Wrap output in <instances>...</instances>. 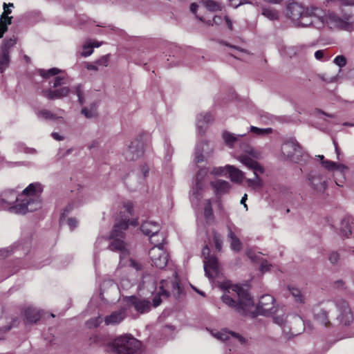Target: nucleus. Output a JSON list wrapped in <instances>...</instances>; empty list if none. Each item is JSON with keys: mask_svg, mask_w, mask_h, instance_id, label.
<instances>
[{"mask_svg": "<svg viewBox=\"0 0 354 354\" xmlns=\"http://www.w3.org/2000/svg\"><path fill=\"white\" fill-rule=\"evenodd\" d=\"M335 306L339 313L337 319L340 324L349 325L353 319V315L347 301L343 299H338L335 302L330 300L322 301L315 304L312 308L315 320L325 327L330 326L328 314Z\"/></svg>", "mask_w": 354, "mask_h": 354, "instance_id": "nucleus-1", "label": "nucleus"}, {"mask_svg": "<svg viewBox=\"0 0 354 354\" xmlns=\"http://www.w3.org/2000/svg\"><path fill=\"white\" fill-rule=\"evenodd\" d=\"M286 17L297 27L306 28L313 26L319 28L324 25L323 11L317 7H304L292 2L286 7Z\"/></svg>", "mask_w": 354, "mask_h": 354, "instance_id": "nucleus-2", "label": "nucleus"}, {"mask_svg": "<svg viewBox=\"0 0 354 354\" xmlns=\"http://www.w3.org/2000/svg\"><path fill=\"white\" fill-rule=\"evenodd\" d=\"M129 226L128 220L124 219L116 222L111 234V237L113 239L110 243L109 248L112 251H118L120 254V264L122 266H130L136 270L142 269L140 263L132 259H127L129 256V251L126 248L125 243L120 239L124 236V231Z\"/></svg>", "mask_w": 354, "mask_h": 354, "instance_id": "nucleus-3", "label": "nucleus"}, {"mask_svg": "<svg viewBox=\"0 0 354 354\" xmlns=\"http://www.w3.org/2000/svg\"><path fill=\"white\" fill-rule=\"evenodd\" d=\"M222 301L241 315H247L254 303L248 292L238 285H232L222 296Z\"/></svg>", "mask_w": 354, "mask_h": 354, "instance_id": "nucleus-4", "label": "nucleus"}, {"mask_svg": "<svg viewBox=\"0 0 354 354\" xmlns=\"http://www.w3.org/2000/svg\"><path fill=\"white\" fill-rule=\"evenodd\" d=\"M140 347V342L128 335H121L109 344L110 351L117 354H139Z\"/></svg>", "mask_w": 354, "mask_h": 354, "instance_id": "nucleus-5", "label": "nucleus"}, {"mask_svg": "<svg viewBox=\"0 0 354 354\" xmlns=\"http://www.w3.org/2000/svg\"><path fill=\"white\" fill-rule=\"evenodd\" d=\"M346 6L342 10V17L331 14L329 19L339 28L351 31L354 25V0H339Z\"/></svg>", "mask_w": 354, "mask_h": 354, "instance_id": "nucleus-6", "label": "nucleus"}, {"mask_svg": "<svg viewBox=\"0 0 354 354\" xmlns=\"http://www.w3.org/2000/svg\"><path fill=\"white\" fill-rule=\"evenodd\" d=\"M237 159L254 173V178H247L245 180L247 185L252 189L261 188L263 187V180L259 176V174H263L264 168L247 154L240 155Z\"/></svg>", "mask_w": 354, "mask_h": 354, "instance_id": "nucleus-7", "label": "nucleus"}, {"mask_svg": "<svg viewBox=\"0 0 354 354\" xmlns=\"http://www.w3.org/2000/svg\"><path fill=\"white\" fill-rule=\"evenodd\" d=\"M15 199L13 207H10V213L25 214L28 212H33L40 208V199L22 197V194L17 196L15 192H10Z\"/></svg>", "mask_w": 354, "mask_h": 354, "instance_id": "nucleus-8", "label": "nucleus"}, {"mask_svg": "<svg viewBox=\"0 0 354 354\" xmlns=\"http://www.w3.org/2000/svg\"><path fill=\"white\" fill-rule=\"evenodd\" d=\"M160 291L158 295H156L153 299V304L154 307L158 306L161 303L160 297L167 298L169 295L170 291L175 297H178L182 292L180 286L179 280L177 277L176 272H174V279L170 281L162 280L160 281Z\"/></svg>", "mask_w": 354, "mask_h": 354, "instance_id": "nucleus-9", "label": "nucleus"}, {"mask_svg": "<svg viewBox=\"0 0 354 354\" xmlns=\"http://www.w3.org/2000/svg\"><path fill=\"white\" fill-rule=\"evenodd\" d=\"M18 38L15 35L6 37L0 46V73H3L9 66L10 62V54L12 48L17 44Z\"/></svg>", "mask_w": 354, "mask_h": 354, "instance_id": "nucleus-10", "label": "nucleus"}, {"mask_svg": "<svg viewBox=\"0 0 354 354\" xmlns=\"http://www.w3.org/2000/svg\"><path fill=\"white\" fill-rule=\"evenodd\" d=\"M209 250L207 245H205L202 250V255L204 257V270L205 275L209 279H214L218 277L220 268L218 259L214 256H210Z\"/></svg>", "mask_w": 354, "mask_h": 354, "instance_id": "nucleus-11", "label": "nucleus"}, {"mask_svg": "<svg viewBox=\"0 0 354 354\" xmlns=\"http://www.w3.org/2000/svg\"><path fill=\"white\" fill-rule=\"evenodd\" d=\"M283 154L290 160L297 162L302 156V148L295 138L286 141L281 147Z\"/></svg>", "mask_w": 354, "mask_h": 354, "instance_id": "nucleus-12", "label": "nucleus"}, {"mask_svg": "<svg viewBox=\"0 0 354 354\" xmlns=\"http://www.w3.org/2000/svg\"><path fill=\"white\" fill-rule=\"evenodd\" d=\"M144 153V142L142 136L132 140L124 151V156L128 161H133Z\"/></svg>", "mask_w": 354, "mask_h": 354, "instance_id": "nucleus-13", "label": "nucleus"}, {"mask_svg": "<svg viewBox=\"0 0 354 354\" xmlns=\"http://www.w3.org/2000/svg\"><path fill=\"white\" fill-rule=\"evenodd\" d=\"M307 178L312 188L317 192L322 193L327 187V176L324 171H312L307 175Z\"/></svg>", "mask_w": 354, "mask_h": 354, "instance_id": "nucleus-14", "label": "nucleus"}, {"mask_svg": "<svg viewBox=\"0 0 354 354\" xmlns=\"http://www.w3.org/2000/svg\"><path fill=\"white\" fill-rule=\"evenodd\" d=\"M152 265L158 268H164L168 263V254L161 247H153L149 251Z\"/></svg>", "mask_w": 354, "mask_h": 354, "instance_id": "nucleus-15", "label": "nucleus"}, {"mask_svg": "<svg viewBox=\"0 0 354 354\" xmlns=\"http://www.w3.org/2000/svg\"><path fill=\"white\" fill-rule=\"evenodd\" d=\"M124 306L127 310L133 308L136 312L141 314L148 313L151 310V303L149 301L140 299L135 296L127 297Z\"/></svg>", "mask_w": 354, "mask_h": 354, "instance_id": "nucleus-16", "label": "nucleus"}, {"mask_svg": "<svg viewBox=\"0 0 354 354\" xmlns=\"http://www.w3.org/2000/svg\"><path fill=\"white\" fill-rule=\"evenodd\" d=\"M35 113L39 120L64 122V116L65 111L62 109H56L54 112L46 109H41L35 110Z\"/></svg>", "mask_w": 354, "mask_h": 354, "instance_id": "nucleus-17", "label": "nucleus"}, {"mask_svg": "<svg viewBox=\"0 0 354 354\" xmlns=\"http://www.w3.org/2000/svg\"><path fill=\"white\" fill-rule=\"evenodd\" d=\"M213 153V147L207 141L198 143L195 150L194 160L197 163L201 162L210 157Z\"/></svg>", "mask_w": 354, "mask_h": 354, "instance_id": "nucleus-18", "label": "nucleus"}, {"mask_svg": "<svg viewBox=\"0 0 354 354\" xmlns=\"http://www.w3.org/2000/svg\"><path fill=\"white\" fill-rule=\"evenodd\" d=\"M258 310L263 315H269L276 311L274 299L270 295H262L259 301Z\"/></svg>", "mask_w": 354, "mask_h": 354, "instance_id": "nucleus-19", "label": "nucleus"}, {"mask_svg": "<svg viewBox=\"0 0 354 354\" xmlns=\"http://www.w3.org/2000/svg\"><path fill=\"white\" fill-rule=\"evenodd\" d=\"M71 91L69 87L64 86L59 88L55 89H46L42 91L43 95L46 97L48 100H57L62 99L68 96L69 93Z\"/></svg>", "mask_w": 354, "mask_h": 354, "instance_id": "nucleus-20", "label": "nucleus"}, {"mask_svg": "<svg viewBox=\"0 0 354 354\" xmlns=\"http://www.w3.org/2000/svg\"><path fill=\"white\" fill-rule=\"evenodd\" d=\"M127 308L125 306L118 310L113 312L104 318L106 325H115L120 324L127 316Z\"/></svg>", "mask_w": 354, "mask_h": 354, "instance_id": "nucleus-21", "label": "nucleus"}, {"mask_svg": "<svg viewBox=\"0 0 354 354\" xmlns=\"http://www.w3.org/2000/svg\"><path fill=\"white\" fill-rule=\"evenodd\" d=\"M339 234L345 237L349 236L354 237V218L348 216L342 220L339 226Z\"/></svg>", "mask_w": 354, "mask_h": 354, "instance_id": "nucleus-22", "label": "nucleus"}, {"mask_svg": "<svg viewBox=\"0 0 354 354\" xmlns=\"http://www.w3.org/2000/svg\"><path fill=\"white\" fill-rule=\"evenodd\" d=\"M43 191V187L39 183H30L27 187H26L22 193V197L33 198L37 199L39 198V195Z\"/></svg>", "mask_w": 354, "mask_h": 354, "instance_id": "nucleus-23", "label": "nucleus"}, {"mask_svg": "<svg viewBox=\"0 0 354 354\" xmlns=\"http://www.w3.org/2000/svg\"><path fill=\"white\" fill-rule=\"evenodd\" d=\"M160 225L156 222L145 221L140 227L141 231L148 236H157L160 231Z\"/></svg>", "mask_w": 354, "mask_h": 354, "instance_id": "nucleus-24", "label": "nucleus"}, {"mask_svg": "<svg viewBox=\"0 0 354 354\" xmlns=\"http://www.w3.org/2000/svg\"><path fill=\"white\" fill-rule=\"evenodd\" d=\"M207 169L202 168L199 169L196 176V182L193 187L192 192L194 195H200V192L203 189V181L207 174Z\"/></svg>", "mask_w": 354, "mask_h": 354, "instance_id": "nucleus-25", "label": "nucleus"}, {"mask_svg": "<svg viewBox=\"0 0 354 354\" xmlns=\"http://www.w3.org/2000/svg\"><path fill=\"white\" fill-rule=\"evenodd\" d=\"M212 120V116L209 113H201L197 115L196 127L201 134H203L205 132L208 124L210 123Z\"/></svg>", "mask_w": 354, "mask_h": 354, "instance_id": "nucleus-26", "label": "nucleus"}, {"mask_svg": "<svg viewBox=\"0 0 354 354\" xmlns=\"http://www.w3.org/2000/svg\"><path fill=\"white\" fill-rule=\"evenodd\" d=\"M215 337L222 341H227L230 339V337L237 340L241 344L245 343V339L243 337L240 335L238 333L227 331V330H221L213 334Z\"/></svg>", "mask_w": 354, "mask_h": 354, "instance_id": "nucleus-27", "label": "nucleus"}, {"mask_svg": "<svg viewBox=\"0 0 354 354\" xmlns=\"http://www.w3.org/2000/svg\"><path fill=\"white\" fill-rule=\"evenodd\" d=\"M211 185L214 188L216 195L225 194L230 189V183L220 179L211 182Z\"/></svg>", "mask_w": 354, "mask_h": 354, "instance_id": "nucleus-28", "label": "nucleus"}, {"mask_svg": "<svg viewBox=\"0 0 354 354\" xmlns=\"http://www.w3.org/2000/svg\"><path fill=\"white\" fill-rule=\"evenodd\" d=\"M226 171L233 182L241 183L245 179L244 172L232 165H226Z\"/></svg>", "mask_w": 354, "mask_h": 354, "instance_id": "nucleus-29", "label": "nucleus"}, {"mask_svg": "<svg viewBox=\"0 0 354 354\" xmlns=\"http://www.w3.org/2000/svg\"><path fill=\"white\" fill-rule=\"evenodd\" d=\"M245 134H234L227 131L223 133V139L225 143L230 147H234L236 144L239 143V139L244 136Z\"/></svg>", "mask_w": 354, "mask_h": 354, "instance_id": "nucleus-30", "label": "nucleus"}, {"mask_svg": "<svg viewBox=\"0 0 354 354\" xmlns=\"http://www.w3.org/2000/svg\"><path fill=\"white\" fill-rule=\"evenodd\" d=\"M228 234L227 238L230 241V247L232 250L236 252H239L242 249V243L239 239L232 232V230L230 225L227 226Z\"/></svg>", "mask_w": 354, "mask_h": 354, "instance_id": "nucleus-31", "label": "nucleus"}, {"mask_svg": "<svg viewBox=\"0 0 354 354\" xmlns=\"http://www.w3.org/2000/svg\"><path fill=\"white\" fill-rule=\"evenodd\" d=\"M26 322L30 324L36 323L41 317L38 310L32 307H28L24 310Z\"/></svg>", "mask_w": 354, "mask_h": 354, "instance_id": "nucleus-32", "label": "nucleus"}, {"mask_svg": "<svg viewBox=\"0 0 354 354\" xmlns=\"http://www.w3.org/2000/svg\"><path fill=\"white\" fill-rule=\"evenodd\" d=\"M306 48L307 46L304 44L286 46L284 48V53L290 57H292L303 53L306 49Z\"/></svg>", "mask_w": 354, "mask_h": 354, "instance_id": "nucleus-33", "label": "nucleus"}, {"mask_svg": "<svg viewBox=\"0 0 354 354\" xmlns=\"http://www.w3.org/2000/svg\"><path fill=\"white\" fill-rule=\"evenodd\" d=\"M90 341L91 344H95L100 346H106L107 351H110L109 344L111 343V342L109 341L107 337L105 335H95L90 338Z\"/></svg>", "mask_w": 354, "mask_h": 354, "instance_id": "nucleus-34", "label": "nucleus"}, {"mask_svg": "<svg viewBox=\"0 0 354 354\" xmlns=\"http://www.w3.org/2000/svg\"><path fill=\"white\" fill-rule=\"evenodd\" d=\"M82 202V200L78 199L77 201H73L69 203L63 210L61 214L59 222L63 223L65 219V216L68 215L75 207H77Z\"/></svg>", "mask_w": 354, "mask_h": 354, "instance_id": "nucleus-35", "label": "nucleus"}, {"mask_svg": "<svg viewBox=\"0 0 354 354\" xmlns=\"http://www.w3.org/2000/svg\"><path fill=\"white\" fill-rule=\"evenodd\" d=\"M204 216L207 220V222H210L214 220L213 209L209 199L205 201L204 207Z\"/></svg>", "mask_w": 354, "mask_h": 354, "instance_id": "nucleus-36", "label": "nucleus"}, {"mask_svg": "<svg viewBox=\"0 0 354 354\" xmlns=\"http://www.w3.org/2000/svg\"><path fill=\"white\" fill-rule=\"evenodd\" d=\"M203 4L205 6V8L211 12L221 10L223 8L222 5L220 3H218L213 0H204Z\"/></svg>", "mask_w": 354, "mask_h": 354, "instance_id": "nucleus-37", "label": "nucleus"}, {"mask_svg": "<svg viewBox=\"0 0 354 354\" xmlns=\"http://www.w3.org/2000/svg\"><path fill=\"white\" fill-rule=\"evenodd\" d=\"M288 290L292 297L295 299V301L300 304H304L305 301L304 296L301 294L299 289L293 287L288 286Z\"/></svg>", "mask_w": 354, "mask_h": 354, "instance_id": "nucleus-38", "label": "nucleus"}, {"mask_svg": "<svg viewBox=\"0 0 354 354\" xmlns=\"http://www.w3.org/2000/svg\"><path fill=\"white\" fill-rule=\"evenodd\" d=\"M262 15L272 21L277 20L279 19L278 12L273 8H263L262 10Z\"/></svg>", "mask_w": 354, "mask_h": 354, "instance_id": "nucleus-39", "label": "nucleus"}, {"mask_svg": "<svg viewBox=\"0 0 354 354\" xmlns=\"http://www.w3.org/2000/svg\"><path fill=\"white\" fill-rule=\"evenodd\" d=\"M9 195L12 197L11 200L7 199L6 198H1L0 199V207L2 209L8 210L10 212V207H13L15 199H13V196L10 194V192H9Z\"/></svg>", "mask_w": 354, "mask_h": 354, "instance_id": "nucleus-40", "label": "nucleus"}, {"mask_svg": "<svg viewBox=\"0 0 354 354\" xmlns=\"http://www.w3.org/2000/svg\"><path fill=\"white\" fill-rule=\"evenodd\" d=\"M61 72L57 68H52L48 70L39 69V74L44 78H48L49 77L57 75Z\"/></svg>", "mask_w": 354, "mask_h": 354, "instance_id": "nucleus-41", "label": "nucleus"}, {"mask_svg": "<svg viewBox=\"0 0 354 354\" xmlns=\"http://www.w3.org/2000/svg\"><path fill=\"white\" fill-rule=\"evenodd\" d=\"M213 241L215 245V248L217 251L220 252L222 249L223 238L221 234L216 231L212 232Z\"/></svg>", "mask_w": 354, "mask_h": 354, "instance_id": "nucleus-42", "label": "nucleus"}, {"mask_svg": "<svg viewBox=\"0 0 354 354\" xmlns=\"http://www.w3.org/2000/svg\"><path fill=\"white\" fill-rule=\"evenodd\" d=\"M71 92L75 93L78 97L79 103L82 105L84 104L85 100L83 96V89L82 88V85L78 84L75 86L72 90Z\"/></svg>", "mask_w": 354, "mask_h": 354, "instance_id": "nucleus-43", "label": "nucleus"}, {"mask_svg": "<svg viewBox=\"0 0 354 354\" xmlns=\"http://www.w3.org/2000/svg\"><path fill=\"white\" fill-rule=\"evenodd\" d=\"M149 237H150L151 243L154 245L153 247H161L162 248H163L162 245H163V242L165 240V236L163 234L158 233V236H155V237L149 236Z\"/></svg>", "mask_w": 354, "mask_h": 354, "instance_id": "nucleus-44", "label": "nucleus"}, {"mask_svg": "<svg viewBox=\"0 0 354 354\" xmlns=\"http://www.w3.org/2000/svg\"><path fill=\"white\" fill-rule=\"evenodd\" d=\"M282 332L288 338H290L292 336L297 335L299 333L295 330L292 327H290L288 324V322L282 327Z\"/></svg>", "mask_w": 354, "mask_h": 354, "instance_id": "nucleus-45", "label": "nucleus"}, {"mask_svg": "<svg viewBox=\"0 0 354 354\" xmlns=\"http://www.w3.org/2000/svg\"><path fill=\"white\" fill-rule=\"evenodd\" d=\"M243 149L248 153L250 156H252L255 158H259L260 156V153L255 150H254L248 144L243 145Z\"/></svg>", "mask_w": 354, "mask_h": 354, "instance_id": "nucleus-46", "label": "nucleus"}, {"mask_svg": "<svg viewBox=\"0 0 354 354\" xmlns=\"http://www.w3.org/2000/svg\"><path fill=\"white\" fill-rule=\"evenodd\" d=\"M318 77L326 83L334 82L337 80V75H328L327 73L319 74Z\"/></svg>", "mask_w": 354, "mask_h": 354, "instance_id": "nucleus-47", "label": "nucleus"}, {"mask_svg": "<svg viewBox=\"0 0 354 354\" xmlns=\"http://www.w3.org/2000/svg\"><path fill=\"white\" fill-rule=\"evenodd\" d=\"M102 322V318L99 316L95 318L91 319L86 322V324L89 328H96Z\"/></svg>", "mask_w": 354, "mask_h": 354, "instance_id": "nucleus-48", "label": "nucleus"}, {"mask_svg": "<svg viewBox=\"0 0 354 354\" xmlns=\"http://www.w3.org/2000/svg\"><path fill=\"white\" fill-rule=\"evenodd\" d=\"M322 166L330 171H335L337 162L330 160H323L322 162Z\"/></svg>", "mask_w": 354, "mask_h": 354, "instance_id": "nucleus-49", "label": "nucleus"}, {"mask_svg": "<svg viewBox=\"0 0 354 354\" xmlns=\"http://www.w3.org/2000/svg\"><path fill=\"white\" fill-rule=\"evenodd\" d=\"M250 131L256 134L261 135L264 133H270L272 131V129L267 128V129H260L256 127L251 126L250 127Z\"/></svg>", "mask_w": 354, "mask_h": 354, "instance_id": "nucleus-50", "label": "nucleus"}, {"mask_svg": "<svg viewBox=\"0 0 354 354\" xmlns=\"http://www.w3.org/2000/svg\"><path fill=\"white\" fill-rule=\"evenodd\" d=\"M286 316L284 315L281 316H275L273 317L274 322L278 324L279 326L283 327L288 322L286 320Z\"/></svg>", "mask_w": 354, "mask_h": 354, "instance_id": "nucleus-51", "label": "nucleus"}, {"mask_svg": "<svg viewBox=\"0 0 354 354\" xmlns=\"http://www.w3.org/2000/svg\"><path fill=\"white\" fill-rule=\"evenodd\" d=\"M334 63L340 68L344 67L346 64V59L344 55H338L334 59Z\"/></svg>", "mask_w": 354, "mask_h": 354, "instance_id": "nucleus-52", "label": "nucleus"}, {"mask_svg": "<svg viewBox=\"0 0 354 354\" xmlns=\"http://www.w3.org/2000/svg\"><path fill=\"white\" fill-rule=\"evenodd\" d=\"M93 48L89 45V44H87L84 45L82 55L84 57H88L93 53Z\"/></svg>", "mask_w": 354, "mask_h": 354, "instance_id": "nucleus-53", "label": "nucleus"}, {"mask_svg": "<svg viewBox=\"0 0 354 354\" xmlns=\"http://www.w3.org/2000/svg\"><path fill=\"white\" fill-rule=\"evenodd\" d=\"M109 59V55H106L97 60L96 64L99 66H106Z\"/></svg>", "mask_w": 354, "mask_h": 354, "instance_id": "nucleus-54", "label": "nucleus"}, {"mask_svg": "<svg viewBox=\"0 0 354 354\" xmlns=\"http://www.w3.org/2000/svg\"><path fill=\"white\" fill-rule=\"evenodd\" d=\"M64 77H62V76H57V77H55L54 80H53V87L54 88H56L58 86L64 84Z\"/></svg>", "mask_w": 354, "mask_h": 354, "instance_id": "nucleus-55", "label": "nucleus"}, {"mask_svg": "<svg viewBox=\"0 0 354 354\" xmlns=\"http://www.w3.org/2000/svg\"><path fill=\"white\" fill-rule=\"evenodd\" d=\"M12 17H9L8 15H6L4 14L1 15L0 23H3V24L8 26L12 24Z\"/></svg>", "mask_w": 354, "mask_h": 354, "instance_id": "nucleus-56", "label": "nucleus"}, {"mask_svg": "<svg viewBox=\"0 0 354 354\" xmlns=\"http://www.w3.org/2000/svg\"><path fill=\"white\" fill-rule=\"evenodd\" d=\"M230 47H232V48H233L236 50V52L234 54H232V55L233 57H234L235 58L241 59H243L242 55L246 54V51L244 50L239 49V48H236L235 46H230Z\"/></svg>", "mask_w": 354, "mask_h": 354, "instance_id": "nucleus-57", "label": "nucleus"}, {"mask_svg": "<svg viewBox=\"0 0 354 354\" xmlns=\"http://www.w3.org/2000/svg\"><path fill=\"white\" fill-rule=\"evenodd\" d=\"M347 170L348 167L346 165L340 163H337L335 171L339 172V174L344 176L346 171Z\"/></svg>", "mask_w": 354, "mask_h": 354, "instance_id": "nucleus-58", "label": "nucleus"}, {"mask_svg": "<svg viewBox=\"0 0 354 354\" xmlns=\"http://www.w3.org/2000/svg\"><path fill=\"white\" fill-rule=\"evenodd\" d=\"M81 113L87 118H92L95 115L93 111L88 110L87 108L82 109Z\"/></svg>", "mask_w": 354, "mask_h": 354, "instance_id": "nucleus-59", "label": "nucleus"}, {"mask_svg": "<svg viewBox=\"0 0 354 354\" xmlns=\"http://www.w3.org/2000/svg\"><path fill=\"white\" fill-rule=\"evenodd\" d=\"M67 223L69 225L71 230H73L78 224V221L75 218H68L67 219Z\"/></svg>", "mask_w": 354, "mask_h": 354, "instance_id": "nucleus-60", "label": "nucleus"}, {"mask_svg": "<svg viewBox=\"0 0 354 354\" xmlns=\"http://www.w3.org/2000/svg\"><path fill=\"white\" fill-rule=\"evenodd\" d=\"M329 261L333 263V264H335L336 263L339 259V255L337 252H333L330 254V256H329Z\"/></svg>", "mask_w": 354, "mask_h": 354, "instance_id": "nucleus-61", "label": "nucleus"}, {"mask_svg": "<svg viewBox=\"0 0 354 354\" xmlns=\"http://www.w3.org/2000/svg\"><path fill=\"white\" fill-rule=\"evenodd\" d=\"M226 169V167H215L213 169V170L211 171L212 174H215V175H221L222 174H223L225 172V170Z\"/></svg>", "mask_w": 354, "mask_h": 354, "instance_id": "nucleus-62", "label": "nucleus"}, {"mask_svg": "<svg viewBox=\"0 0 354 354\" xmlns=\"http://www.w3.org/2000/svg\"><path fill=\"white\" fill-rule=\"evenodd\" d=\"M140 171L142 174V179H143L148 176L149 168L147 165H145L141 167Z\"/></svg>", "mask_w": 354, "mask_h": 354, "instance_id": "nucleus-63", "label": "nucleus"}, {"mask_svg": "<svg viewBox=\"0 0 354 354\" xmlns=\"http://www.w3.org/2000/svg\"><path fill=\"white\" fill-rule=\"evenodd\" d=\"M271 266L266 261H263L261 263V270L262 272H266L270 270V267Z\"/></svg>", "mask_w": 354, "mask_h": 354, "instance_id": "nucleus-64", "label": "nucleus"}]
</instances>
